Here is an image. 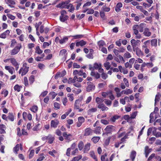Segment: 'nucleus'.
I'll list each match as a JSON object with an SVG mask.
<instances>
[{
  "instance_id": "nucleus-1",
  "label": "nucleus",
  "mask_w": 161,
  "mask_h": 161,
  "mask_svg": "<svg viewBox=\"0 0 161 161\" xmlns=\"http://www.w3.org/2000/svg\"><path fill=\"white\" fill-rule=\"evenodd\" d=\"M131 43L133 50H135L136 48H138L136 47V46H139L141 43V41L139 40H135L134 39H132L130 41Z\"/></svg>"
},
{
  "instance_id": "nucleus-2",
  "label": "nucleus",
  "mask_w": 161,
  "mask_h": 161,
  "mask_svg": "<svg viewBox=\"0 0 161 161\" xmlns=\"http://www.w3.org/2000/svg\"><path fill=\"white\" fill-rule=\"evenodd\" d=\"M115 130V127L114 126L112 125H109L106 127L104 130L107 134H110L114 131Z\"/></svg>"
},
{
  "instance_id": "nucleus-3",
  "label": "nucleus",
  "mask_w": 161,
  "mask_h": 161,
  "mask_svg": "<svg viewBox=\"0 0 161 161\" xmlns=\"http://www.w3.org/2000/svg\"><path fill=\"white\" fill-rule=\"evenodd\" d=\"M87 86L86 88V90L88 92H90L94 90L95 86L92 82H87Z\"/></svg>"
},
{
  "instance_id": "nucleus-4",
  "label": "nucleus",
  "mask_w": 161,
  "mask_h": 161,
  "mask_svg": "<svg viewBox=\"0 0 161 161\" xmlns=\"http://www.w3.org/2000/svg\"><path fill=\"white\" fill-rule=\"evenodd\" d=\"M21 47V45L19 44L18 46L16 47L14 49L12 50L11 53V55H13L16 54L19 51Z\"/></svg>"
},
{
  "instance_id": "nucleus-5",
  "label": "nucleus",
  "mask_w": 161,
  "mask_h": 161,
  "mask_svg": "<svg viewBox=\"0 0 161 161\" xmlns=\"http://www.w3.org/2000/svg\"><path fill=\"white\" fill-rule=\"evenodd\" d=\"M97 107L98 108L101 109L102 111L107 110L108 109V108L103 103L98 105Z\"/></svg>"
},
{
  "instance_id": "nucleus-6",
  "label": "nucleus",
  "mask_w": 161,
  "mask_h": 161,
  "mask_svg": "<svg viewBox=\"0 0 161 161\" xmlns=\"http://www.w3.org/2000/svg\"><path fill=\"white\" fill-rule=\"evenodd\" d=\"M59 124V121L57 120H52L51 121V127L56 128Z\"/></svg>"
},
{
  "instance_id": "nucleus-7",
  "label": "nucleus",
  "mask_w": 161,
  "mask_h": 161,
  "mask_svg": "<svg viewBox=\"0 0 161 161\" xmlns=\"http://www.w3.org/2000/svg\"><path fill=\"white\" fill-rule=\"evenodd\" d=\"M133 51L136 52V55L139 57L143 55L142 52L139 48H136V49L133 50Z\"/></svg>"
},
{
  "instance_id": "nucleus-8",
  "label": "nucleus",
  "mask_w": 161,
  "mask_h": 161,
  "mask_svg": "<svg viewBox=\"0 0 161 161\" xmlns=\"http://www.w3.org/2000/svg\"><path fill=\"white\" fill-rule=\"evenodd\" d=\"M10 60L11 63L12 64V65L14 66L15 65H17V64H18V62H17L16 60L14 58H11L7 59L6 60H4V61L5 62L7 60Z\"/></svg>"
},
{
  "instance_id": "nucleus-9",
  "label": "nucleus",
  "mask_w": 161,
  "mask_h": 161,
  "mask_svg": "<svg viewBox=\"0 0 161 161\" xmlns=\"http://www.w3.org/2000/svg\"><path fill=\"white\" fill-rule=\"evenodd\" d=\"M5 69L8 70V72L11 74H13L14 71V68L11 66H5Z\"/></svg>"
},
{
  "instance_id": "nucleus-10",
  "label": "nucleus",
  "mask_w": 161,
  "mask_h": 161,
  "mask_svg": "<svg viewBox=\"0 0 161 161\" xmlns=\"http://www.w3.org/2000/svg\"><path fill=\"white\" fill-rule=\"evenodd\" d=\"M143 34L145 36L149 37L151 35V33L149 31V29L148 28H145Z\"/></svg>"
},
{
  "instance_id": "nucleus-11",
  "label": "nucleus",
  "mask_w": 161,
  "mask_h": 161,
  "mask_svg": "<svg viewBox=\"0 0 161 161\" xmlns=\"http://www.w3.org/2000/svg\"><path fill=\"white\" fill-rule=\"evenodd\" d=\"M92 132V130L90 128H86L85 130L84 135L85 136H88L91 135Z\"/></svg>"
},
{
  "instance_id": "nucleus-12",
  "label": "nucleus",
  "mask_w": 161,
  "mask_h": 161,
  "mask_svg": "<svg viewBox=\"0 0 161 161\" xmlns=\"http://www.w3.org/2000/svg\"><path fill=\"white\" fill-rule=\"evenodd\" d=\"M145 24L143 23L139 25H138L137 28L141 32H142L143 31V28L145 27Z\"/></svg>"
},
{
  "instance_id": "nucleus-13",
  "label": "nucleus",
  "mask_w": 161,
  "mask_h": 161,
  "mask_svg": "<svg viewBox=\"0 0 161 161\" xmlns=\"http://www.w3.org/2000/svg\"><path fill=\"white\" fill-rule=\"evenodd\" d=\"M86 44V42L83 40H82L80 42H78L76 43V46L77 47H79L80 46H83L85 45Z\"/></svg>"
},
{
  "instance_id": "nucleus-14",
  "label": "nucleus",
  "mask_w": 161,
  "mask_h": 161,
  "mask_svg": "<svg viewBox=\"0 0 161 161\" xmlns=\"http://www.w3.org/2000/svg\"><path fill=\"white\" fill-rule=\"evenodd\" d=\"M80 101L79 100H76L75 104V109H79L80 106Z\"/></svg>"
},
{
  "instance_id": "nucleus-15",
  "label": "nucleus",
  "mask_w": 161,
  "mask_h": 161,
  "mask_svg": "<svg viewBox=\"0 0 161 161\" xmlns=\"http://www.w3.org/2000/svg\"><path fill=\"white\" fill-rule=\"evenodd\" d=\"M122 4L121 3H118L115 8V11L117 12H119L121 10L120 8L122 7Z\"/></svg>"
},
{
  "instance_id": "nucleus-16",
  "label": "nucleus",
  "mask_w": 161,
  "mask_h": 161,
  "mask_svg": "<svg viewBox=\"0 0 161 161\" xmlns=\"http://www.w3.org/2000/svg\"><path fill=\"white\" fill-rule=\"evenodd\" d=\"M92 76H94L97 79H99L100 77V75L97 72L94 71H92L91 73Z\"/></svg>"
},
{
  "instance_id": "nucleus-17",
  "label": "nucleus",
  "mask_w": 161,
  "mask_h": 161,
  "mask_svg": "<svg viewBox=\"0 0 161 161\" xmlns=\"http://www.w3.org/2000/svg\"><path fill=\"white\" fill-rule=\"evenodd\" d=\"M90 144L89 143H87L85 146L84 150V153H87L88 151L90 150Z\"/></svg>"
},
{
  "instance_id": "nucleus-18",
  "label": "nucleus",
  "mask_w": 161,
  "mask_h": 161,
  "mask_svg": "<svg viewBox=\"0 0 161 161\" xmlns=\"http://www.w3.org/2000/svg\"><path fill=\"white\" fill-rule=\"evenodd\" d=\"M10 33L9 31L7 30L5 32L2 33L0 35V37L5 38L6 37V36L8 35Z\"/></svg>"
},
{
  "instance_id": "nucleus-19",
  "label": "nucleus",
  "mask_w": 161,
  "mask_h": 161,
  "mask_svg": "<svg viewBox=\"0 0 161 161\" xmlns=\"http://www.w3.org/2000/svg\"><path fill=\"white\" fill-rule=\"evenodd\" d=\"M63 136L66 139L70 140L71 138V135L70 134L68 135L66 132L63 133Z\"/></svg>"
},
{
  "instance_id": "nucleus-20",
  "label": "nucleus",
  "mask_w": 161,
  "mask_h": 161,
  "mask_svg": "<svg viewBox=\"0 0 161 161\" xmlns=\"http://www.w3.org/2000/svg\"><path fill=\"white\" fill-rule=\"evenodd\" d=\"M137 27H138V25H134L132 27L133 31V33L135 35L137 34V33L138 32V28H137Z\"/></svg>"
},
{
  "instance_id": "nucleus-21",
  "label": "nucleus",
  "mask_w": 161,
  "mask_h": 161,
  "mask_svg": "<svg viewBox=\"0 0 161 161\" xmlns=\"http://www.w3.org/2000/svg\"><path fill=\"white\" fill-rule=\"evenodd\" d=\"M97 109L96 108H92L89 109L87 111L89 114H91L92 113L95 112L97 111Z\"/></svg>"
},
{
  "instance_id": "nucleus-22",
  "label": "nucleus",
  "mask_w": 161,
  "mask_h": 161,
  "mask_svg": "<svg viewBox=\"0 0 161 161\" xmlns=\"http://www.w3.org/2000/svg\"><path fill=\"white\" fill-rule=\"evenodd\" d=\"M103 100L99 97H97L96 99V102L98 105L103 103Z\"/></svg>"
},
{
  "instance_id": "nucleus-23",
  "label": "nucleus",
  "mask_w": 161,
  "mask_h": 161,
  "mask_svg": "<svg viewBox=\"0 0 161 161\" xmlns=\"http://www.w3.org/2000/svg\"><path fill=\"white\" fill-rule=\"evenodd\" d=\"M136 155V153L135 151H132L130 155V158L132 160V161H134Z\"/></svg>"
},
{
  "instance_id": "nucleus-24",
  "label": "nucleus",
  "mask_w": 161,
  "mask_h": 161,
  "mask_svg": "<svg viewBox=\"0 0 161 161\" xmlns=\"http://www.w3.org/2000/svg\"><path fill=\"white\" fill-rule=\"evenodd\" d=\"M82 156L81 155H79L78 156L74 157L71 161H79L82 158Z\"/></svg>"
},
{
  "instance_id": "nucleus-25",
  "label": "nucleus",
  "mask_w": 161,
  "mask_h": 161,
  "mask_svg": "<svg viewBox=\"0 0 161 161\" xmlns=\"http://www.w3.org/2000/svg\"><path fill=\"white\" fill-rule=\"evenodd\" d=\"M29 67L23 68V71L21 74V75L23 76L25 75L29 71Z\"/></svg>"
},
{
  "instance_id": "nucleus-26",
  "label": "nucleus",
  "mask_w": 161,
  "mask_h": 161,
  "mask_svg": "<svg viewBox=\"0 0 161 161\" xmlns=\"http://www.w3.org/2000/svg\"><path fill=\"white\" fill-rule=\"evenodd\" d=\"M132 91L130 89L125 90L122 91V92H124V94L128 95L131 94L132 92Z\"/></svg>"
},
{
  "instance_id": "nucleus-27",
  "label": "nucleus",
  "mask_w": 161,
  "mask_h": 161,
  "mask_svg": "<svg viewBox=\"0 0 161 161\" xmlns=\"http://www.w3.org/2000/svg\"><path fill=\"white\" fill-rule=\"evenodd\" d=\"M35 50V53L38 54L42 53L43 52L40 49V47L39 46H37L36 47Z\"/></svg>"
},
{
  "instance_id": "nucleus-28",
  "label": "nucleus",
  "mask_w": 161,
  "mask_h": 161,
  "mask_svg": "<svg viewBox=\"0 0 161 161\" xmlns=\"http://www.w3.org/2000/svg\"><path fill=\"white\" fill-rule=\"evenodd\" d=\"M69 2L70 1H66L65 2H63L62 3H59L58 5H57V8H60L63 4H65L66 5H68L69 3Z\"/></svg>"
},
{
  "instance_id": "nucleus-29",
  "label": "nucleus",
  "mask_w": 161,
  "mask_h": 161,
  "mask_svg": "<svg viewBox=\"0 0 161 161\" xmlns=\"http://www.w3.org/2000/svg\"><path fill=\"white\" fill-rule=\"evenodd\" d=\"M161 97V95L159 93H158V94L156 95L155 99V103L159 101V100Z\"/></svg>"
},
{
  "instance_id": "nucleus-30",
  "label": "nucleus",
  "mask_w": 161,
  "mask_h": 161,
  "mask_svg": "<svg viewBox=\"0 0 161 161\" xmlns=\"http://www.w3.org/2000/svg\"><path fill=\"white\" fill-rule=\"evenodd\" d=\"M8 119L9 120H11L12 121H13L14 120V116L12 113H9L8 114V115L7 117Z\"/></svg>"
},
{
  "instance_id": "nucleus-31",
  "label": "nucleus",
  "mask_w": 161,
  "mask_h": 161,
  "mask_svg": "<svg viewBox=\"0 0 161 161\" xmlns=\"http://www.w3.org/2000/svg\"><path fill=\"white\" fill-rule=\"evenodd\" d=\"M48 139L49 140V143L51 144L53 142L54 139V137L52 136L49 135L48 136Z\"/></svg>"
},
{
  "instance_id": "nucleus-32",
  "label": "nucleus",
  "mask_w": 161,
  "mask_h": 161,
  "mask_svg": "<svg viewBox=\"0 0 161 161\" xmlns=\"http://www.w3.org/2000/svg\"><path fill=\"white\" fill-rule=\"evenodd\" d=\"M154 129H155L154 131H153V133L154 136H155L156 137H160V132H158L157 133H156V130L157 128H155V127H154Z\"/></svg>"
},
{
  "instance_id": "nucleus-33",
  "label": "nucleus",
  "mask_w": 161,
  "mask_h": 161,
  "mask_svg": "<svg viewBox=\"0 0 161 161\" xmlns=\"http://www.w3.org/2000/svg\"><path fill=\"white\" fill-rule=\"evenodd\" d=\"M104 66L106 67V69L108 70L110 69L111 67V65L110 64L109 62L107 61L106 63L104 64Z\"/></svg>"
},
{
  "instance_id": "nucleus-34",
  "label": "nucleus",
  "mask_w": 161,
  "mask_h": 161,
  "mask_svg": "<svg viewBox=\"0 0 161 161\" xmlns=\"http://www.w3.org/2000/svg\"><path fill=\"white\" fill-rule=\"evenodd\" d=\"M68 17L67 16H60V19L61 21L62 22H64L68 19Z\"/></svg>"
},
{
  "instance_id": "nucleus-35",
  "label": "nucleus",
  "mask_w": 161,
  "mask_h": 161,
  "mask_svg": "<svg viewBox=\"0 0 161 161\" xmlns=\"http://www.w3.org/2000/svg\"><path fill=\"white\" fill-rule=\"evenodd\" d=\"M151 45L156 47L157 46V40L156 39H153L151 41Z\"/></svg>"
},
{
  "instance_id": "nucleus-36",
  "label": "nucleus",
  "mask_w": 161,
  "mask_h": 161,
  "mask_svg": "<svg viewBox=\"0 0 161 161\" xmlns=\"http://www.w3.org/2000/svg\"><path fill=\"white\" fill-rule=\"evenodd\" d=\"M102 9L103 10L102 11L103 12H109L110 10V8L108 7H107L106 5H105L102 7Z\"/></svg>"
},
{
  "instance_id": "nucleus-37",
  "label": "nucleus",
  "mask_w": 161,
  "mask_h": 161,
  "mask_svg": "<svg viewBox=\"0 0 161 161\" xmlns=\"http://www.w3.org/2000/svg\"><path fill=\"white\" fill-rule=\"evenodd\" d=\"M152 149L151 148H149L147 146H146L145 147L144 152L145 153H149L151 152Z\"/></svg>"
},
{
  "instance_id": "nucleus-38",
  "label": "nucleus",
  "mask_w": 161,
  "mask_h": 161,
  "mask_svg": "<svg viewBox=\"0 0 161 161\" xmlns=\"http://www.w3.org/2000/svg\"><path fill=\"white\" fill-rule=\"evenodd\" d=\"M30 110L34 113H36L38 110V107L37 106H34L30 108Z\"/></svg>"
},
{
  "instance_id": "nucleus-39",
  "label": "nucleus",
  "mask_w": 161,
  "mask_h": 161,
  "mask_svg": "<svg viewBox=\"0 0 161 161\" xmlns=\"http://www.w3.org/2000/svg\"><path fill=\"white\" fill-rule=\"evenodd\" d=\"M35 76L34 75H31L29 78L30 83L32 84L34 81Z\"/></svg>"
},
{
  "instance_id": "nucleus-40",
  "label": "nucleus",
  "mask_w": 161,
  "mask_h": 161,
  "mask_svg": "<svg viewBox=\"0 0 161 161\" xmlns=\"http://www.w3.org/2000/svg\"><path fill=\"white\" fill-rule=\"evenodd\" d=\"M84 147V143L83 142H80L78 144V147L80 150H81Z\"/></svg>"
},
{
  "instance_id": "nucleus-41",
  "label": "nucleus",
  "mask_w": 161,
  "mask_h": 161,
  "mask_svg": "<svg viewBox=\"0 0 161 161\" xmlns=\"http://www.w3.org/2000/svg\"><path fill=\"white\" fill-rule=\"evenodd\" d=\"M19 145L17 144L14 148V151L16 153H17V152L19 151Z\"/></svg>"
},
{
  "instance_id": "nucleus-42",
  "label": "nucleus",
  "mask_w": 161,
  "mask_h": 161,
  "mask_svg": "<svg viewBox=\"0 0 161 161\" xmlns=\"http://www.w3.org/2000/svg\"><path fill=\"white\" fill-rule=\"evenodd\" d=\"M100 138L99 137H94L92 139V140L95 143H96L99 140Z\"/></svg>"
},
{
  "instance_id": "nucleus-43",
  "label": "nucleus",
  "mask_w": 161,
  "mask_h": 161,
  "mask_svg": "<svg viewBox=\"0 0 161 161\" xmlns=\"http://www.w3.org/2000/svg\"><path fill=\"white\" fill-rule=\"evenodd\" d=\"M93 66L94 69H97L100 67H101L102 65L101 64H98L97 63H95L94 64Z\"/></svg>"
},
{
  "instance_id": "nucleus-44",
  "label": "nucleus",
  "mask_w": 161,
  "mask_h": 161,
  "mask_svg": "<svg viewBox=\"0 0 161 161\" xmlns=\"http://www.w3.org/2000/svg\"><path fill=\"white\" fill-rule=\"evenodd\" d=\"M119 117L117 115H114L111 117L110 120L113 122H114L116 119H118Z\"/></svg>"
},
{
  "instance_id": "nucleus-45",
  "label": "nucleus",
  "mask_w": 161,
  "mask_h": 161,
  "mask_svg": "<svg viewBox=\"0 0 161 161\" xmlns=\"http://www.w3.org/2000/svg\"><path fill=\"white\" fill-rule=\"evenodd\" d=\"M124 56L127 58H130L131 57V55L130 53L128 52H126L124 53Z\"/></svg>"
},
{
  "instance_id": "nucleus-46",
  "label": "nucleus",
  "mask_w": 161,
  "mask_h": 161,
  "mask_svg": "<svg viewBox=\"0 0 161 161\" xmlns=\"http://www.w3.org/2000/svg\"><path fill=\"white\" fill-rule=\"evenodd\" d=\"M98 44L99 47H102L104 45H105V43L104 41L103 40H101L98 42Z\"/></svg>"
},
{
  "instance_id": "nucleus-47",
  "label": "nucleus",
  "mask_w": 161,
  "mask_h": 161,
  "mask_svg": "<svg viewBox=\"0 0 161 161\" xmlns=\"http://www.w3.org/2000/svg\"><path fill=\"white\" fill-rule=\"evenodd\" d=\"M22 87L19 86L18 85H16L14 87V89L18 92H19L20 90V88Z\"/></svg>"
},
{
  "instance_id": "nucleus-48",
  "label": "nucleus",
  "mask_w": 161,
  "mask_h": 161,
  "mask_svg": "<svg viewBox=\"0 0 161 161\" xmlns=\"http://www.w3.org/2000/svg\"><path fill=\"white\" fill-rule=\"evenodd\" d=\"M68 39V38L67 37H64L63 39H62L59 40V43L61 44H62L63 43H64L66 41H67Z\"/></svg>"
},
{
  "instance_id": "nucleus-49",
  "label": "nucleus",
  "mask_w": 161,
  "mask_h": 161,
  "mask_svg": "<svg viewBox=\"0 0 161 161\" xmlns=\"http://www.w3.org/2000/svg\"><path fill=\"white\" fill-rule=\"evenodd\" d=\"M90 155L94 159L96 160V161H97V158L96 156L94 153L93 152H90Z\"/></svg>"
},
{
  "instance_id": "nucleus-50",
  "label": "nucleus",
  "mask_w": 161,
  "mask_h": 161,
  "mask_svg": "<svg viewBox=\"0 0 161 161\" xmlns=\"http://www.w3.org/2000/svg\"><path fill=\"white\" fill-rule=\"evenodd\" d=\"M54 106L55 108H56L57 109H59L60 108V105L57 102H55L54 103Z\"/></svg>"
},
{
  "instance_id": "nucleus-51",
  "label": "nucleus",
  "mask_w": 161,
  "mask_h": 161,
  "mask_svg": "<svg viewBox=\"0 0 161 161\" xmlns=\"http://www.w3.org/2000/svg\"><path fill=\"white\" fill-rule=\"evenodd\" d=\"M73 94H68L67 97H69V99L70 101H72L74 100Z\"/></svg>"
},
{
  "instance_id": "nucleus-52",
  "label": "nucleus",
  "mask_w": 161,
  "mask_h": 161,
  "mask_svg": "<svg viewBox=\"0 0 161 161\" xmlns=\"http://www.w3.org/2000/svg\"><path fill=\"white\" fill-rule=\"evenodd\" d=\"M79 153V151L77 148H76L75 150L72 151L71 152V154L72 155H75L77 154H78Z\"/></svg>"
},
{
  "instance_id": "nucleus-53",
  "label": "nucleus",
  "mask_w": 161,
  "mask_h": 161,
  "mask_svg": "<svg viewBox=\"0 0 161 161\" xmlns=\"http://www.w3.org/2000/svg\"><path fill=\"white\" fill-rule=\"evenodd\" d=\"M123 81L125 86L127 87H128L129 86V84L127 79L125 78H124L123 79Z\"/></svg>"
},
{
  "instance_id": "nucleus-54",
  "label": "nucleus",
  "mask_w": 161,
  "mask_h": 161,
  "mask_svg": "<svg viewBox=\"0 0 161 161\" xmlns=\"http://www.w3.org/2000/svg\"><path fill=\"white\" fill-rule=\"evenodd\" d=\"M24 84L25 86H27L28 85V82L27 78L26 77H25L24 79Z\"/></svg>"
},
{
  "instance_id": "nucleus-55",
  "label": "nucleus",
  "mask_w": 161,
  "mask_h": 161,
  "mask_svg": "<svg viewBox=\"0 0 161 161\" xmlns=\"http://www.w3.org/2000/svg\"><path fill=\"white\" fill-rule=\"evenodd\" d=\"M78 122L82 123L84 121V119L82 117H80L78 118Z\"/></svg>"
},
{
  "instance_id": "nucleus-56",
  "label": "nucleus",
  "mask_w": 161,
  "mask_h": 161,
  "mask_svg": "<svg viewBox=\"0 0 161 161\" xmlns=\"http://www.w3.org/2000/svg\"><path fill=\"white\" fill-rule=\"evenodd\" d=\"M118 57L119 58V60H120V62H121L122 63H124L125 62V60L124 59L123 57L121 56V55H118Z\"/></svg>"
},
{
  "instance_id": "nucleus-57",
  "label": "nucleus",
  "mask_w": 161,
  "mask_h": 161,
  "mask_svg": "<svg viewBox=\"0 0 161 161\" xmlns=\"http://www.w3.org/2000/svg\"><path fill=\"white\" fill-rule=\"evenodd\" d=\"M101 76L102 78L104 80H105L108 77V75L104 72L102 74Z\"/></svg>"
},
{
  "instance_id": "nucleus-58",
  "label": "nucleus",
  "mask_w": 161,
  "mask_h": 161,
  "mask_svg": "<svg viewBox=\"0 0 161 161\" xmlns=\"http://www.w3.org/2000/svg\"><path fill=\"white\" fill-rule=\"evenodd\" d=\"M105 103L108 105H111L112 104L111 101L107 99H105Z\"/></svg>"
},
{
  "instance_id": "nucleus-59",
  "label": "nucleus",
  "mask_w": 161,
  "mask_h": 161,
  "mask_svg": "<svg viewBox=\"0 0 161 161\" xmlns=\"http://www.w3.org/2000/svg\"><path fill=\"white\" fill-rule=\"evenodd\" d=\"M7 16L10 19H11L12 20H14L15 19V17L14 16H13L10 14H7Z\"/></svg>"
},
{
  "instance_id": "nucleus-60",
  "label": "nucleus",
  "mask_w": 161,
  "mask_h": 161,
  "mask_svg": "<svg viewBox=\"0 0 161 161\" xmlns=\"http://www.w3.org/2000/svg\"><path fill=\"white\" fill-rule=\"evenodd\" d=\"M101 122L104 125H107L109 123L108 121L107 120L105 119H101Z\"/></svg>"
},
{
  "instance_id": "nucleus-61",
  "label": "nucleus",
  "mask_w": 161,
  "mask_h": 161,
  "mask_svg": "<svg viewBox=\"0 0 161 161\" xmlns=\"http://www.w3.org/2000/svg\"><path fill=\"white\" fill-rule=\"evenodd\" d=\"M70 151H71V148H69L67 149V151H66V154L68 156H70Z\"/></svg>"
},
{
  "instance_id": "nucleus-62",
  "label": "nucleus",
  "mask_w": 161,
  "mask_h": 161,
  "mask_svg": "<svg viewBox=\"0 0 161 161\" xmlns=\"http://www.w3.org/2000/svg\"><path fill=\"white\" fill-rule=\"evenodd\" d=\"M101 127L100 126L98 127L95 130V132L96 134H99L100 133Z\"/></svg>"
},
{
  "instance_id": "nucleus-63",
  "label": "nucleus",
  "mask_w": 161,
  "mask_h": 161,
  "mask_svg": "<svg viewBox=\"0 0 161 161\" xmlns=\"http://www.w3.org/2000/svg\"><path fill=\"white\" fill-rule=\"evenodd\" d=\"M107 156L106 153H105L104 155H102L101 156V161H105V157Z\"/></svg>"
},
{
  "instance_id": "nucleus-64",
  "label": "nucleus",
  "mask_w": 161,
  "mask_h": 161,
  "mask_svg": "<svg viewBox=\"0 0 161 161\" xmlns=\"http://www.w3.org/2000/svg\"><path fill=\"white\" fill-rule=\"evenodd\" d=\"M38 67L39 69H43L45 67V65L42 63H39L38 65Z\"/></svg>"
}]
</instances>
